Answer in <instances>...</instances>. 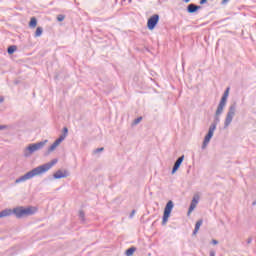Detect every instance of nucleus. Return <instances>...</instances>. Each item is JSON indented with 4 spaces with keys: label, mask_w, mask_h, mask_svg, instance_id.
<instances>
[{
    "label": "nucleus",
    "mask_w": 256,
    "mask_h": 256,
    "mask_svg": "<svg viewBox=\"0 0 256 256\" xmlns=\"http://www.w3.org/2000/svg\"><path fill=\"white\" fill-rule=\"evenodd\" d=\"M57 165V159H53L50 162L42 164L36 168H33L23 176H20L15 180V183H25V181H29V179H33V177H37V175H43V173H47L50 169Z\"/></svg>",
    "instance_id": "obj_1"
},
{
    "label": "nucleus",
    "mask_w": 256,
    "mask_h": 256,
    "mask_svg": "<svg viewBox=\"0 0 256 256\" xmlns=\"http://www.w3.org/2000/svg\"><path fill=\"white\" fill-rule=\"evenodd\" d=\"M6 211H10V215H14L16 219H23L24 217H31V215H35V210H33V207L31 206H18L14 209H6Z\"/></svg>",
    "instance_id": "obj_2"
},
{
    "label": "nucleus",
    "mask_w": 256,
    "mask_h": 256,
    "mask_svg": "<svg viewBox=\"0 0 256 256\" xmlns=\"http://www.w3.org/2000/svg\"><path fill=\"white\" fill-rule=\"evenodd\" d=\"M49 140H44L38 143L29 144L28 147L24 149V157H31L35 151H41L47 145Z\"/></svg>",
    "instance_id": "obj_3"
},
{
    "label": "nucleus",
    "mask_w": 256,
    "mask_h": 256,
    "mask_svg": "<svg viewBox=\"0 0 256 256\" xmlns=\"http://www.w3.org/2000/svg\"><path fill=\"white\" fill-rule=\"evenodd\" d=\"M235 113H237V102H233L228 108L224 120V129H229V126L233 123V119L235 118Z\"/></svg>",
    "instance_id": "obj_4"
},
{
    "label": "nucleus",
    "mask_w": 256,
    "mask_h": 256,
    "mask_svg": "<svg viewBox=\"0 0 256 256\" xmlns=\"http://www.w3.org/2000/svg\"><path fill=\"white\" fill-rule=\"evenodd\" d=\"M173 207H175V204L173 203L172 200H169L166 203V206L164 208L162 225H167V221H169V218L171 217V212L173 211Z\"/></svg>",
    "instance_id": "obj_5"
},
{
    "label": "nucleus",
    "mask_w": 256,
    "mask_h": 256,
    "mask_svg": "<svg viewBox=\"0 0 256 256\" xmlns=\"http://www.w3.org/2000/svg\"><path fill=\"white\" fill-rule=\"evenodd\" d=\"M159 19H160L159 14H154L148 18L147 28L149 29V31H153V29L157 27V25L159 24Z\"/></svg>",
    "instance_id": "obj_6"
},
{
    "label": "nucleus",
    "mask_w": 256,
    "mask_h": 256,
    "mask_svg": "<svg viewBox=\"0 0 256 256\" xmlns=\"http://www.w3.org/2000/svg\"><path fill=\"white\" fill-rule=\"evenodd\" d=\"M225 108H221V106H218L215 112L214 121L210 125V127H214V130L217 129V125L221 122V115H223V111Z\"/></svg>",
    "instance_id": "obj_7"
},
{
    "label": "nucleus",
    "mask_w": 256,
    "mask_h": 256,
    "mask_svg": "<svg viewBox=\"0 0 256 256\" xmlns=\"http://www.w3.org/2000/svg\"><path fill=\"white\" fill-rule=\"evenodd\" d=\"M215 133V126L209 127L208 133L204 137V141L202 144V149H205L209 143L211 142V139H213V134Z\"/></svg>",
    "instance_id": "obj_8"
},
{
    "label": "nucleus",
    "mask_w": 256,
    "mask_h": 256,
    "mask_svg": "<svg viewBox=\"0 0 256 256\" xmlns=\"http://www.w3.org/2000/svg\"><path fill=\"white\" fill-rule=\"evenodd\" d=\"M63 141H65V136H59V138H57L54 143L48 148L47 155H49V153H52V151H55V149H57V147H59V145H61Z\"/></svg>",
    "instance_id": "obj_9"
},
{
    "label": "nucleus",
    "mask_w": 256,
    "mask_h": 256,
    "mask_svg": "<svg viewBox=\"0 0 256 256\" xmlns=\"http://www.w3.org/2000/svg\"><path fill=\"white\" fill-rule=\"evenodd\" d=\"M229 98V88H226V90L224 91L221 100L218 104V107L225 109V107H227V99Z\"/></svg>",
    "instance_id": "obj_10"
},
{
    "label": "nucleus",
    "mask_w": 256,
    "mask_h": 256,
    "mask_svg": "<svg viewBox=\"0 0 256 256\" xmlns=\"http://www.w3.org/2000/svg\"><path fill=\"white\" fill-rule=\"evenodd\" d=\"M229 98V88H226V90L224 91L221 100L218 104V107L225 109V107H227V99Z\"/></svg>",
    "instance_id": "obj_11"
},
{
    "label": "nucleus",
    "mask_w": 256,
    "mask_h": 256,
    "mask_svg": "<svg viewBox=\"0 0 256 256\" xmlns=\"http://www.w3.org/2000/svg\"><path fill=\"white\" fill-rule=\"evenodd\" d=\"M185 160V155L180 156L174 163L173 168H172V175H175L177 171H179V167H181L183 161Z\"/></svg>",
    "instance_id": "obj_12"
},
{
    "label": "nucleus",
    "mask_w": 256,
    "mask_h": 256,
    "mask_svg": "<svg viewBox=\"0 0 256 256\" xmlns=\"http://www.w3.org/2000/svg\"><path fill=\"white\" fill-rule=\"evenodd\" d=\"M197 203H199V195L195 194L193 196V199L190 203L189 209H188V215H190V213H193V211H195V207H197Z\"/></svg>",
    "instance_id": "obj_13"
},
{
    "label": "nucleus",
    "mask_w": 256,
    "mask_h": 256,
    "mask_svg": "<svg viewBox=\"0 0 256 256\" xmlns=\"http://www.w3.org/2000/svg\"><path fill=\"white\" fill-rule=\"evenodd\" d=\"M54 179H65V177H69V172L57 170L56 173L53 175Z\"/></svg>",
    "instance_id": "obj_14"
},
{
    "label": "nucleus",
    "mask_w": 256,
    "mask_h": 256,
    "mask_svg": "<svg viewBox=\"0 0 256 256\" xmlns=\"http://www.w3.org/2000/svg\"><path fill=\"white\" fill-rule=\"evenodd\" d=\"M199 9H201V6L197 5V4H189L187 6V12L188 13H197L199 11Z\"/></svg>",
    "instance_id": "obj_15"
},
{
    "label": "nucleus",
    "mask_w": 256,
    "mask_h": 256,
    "mask_svg": "<svg viewBox=\"0 0 256 256\" xmlns=\"http://www.w3.org/2000/svg\"><path fill=\"white\" fill-rule=\"evenodd\" d=\"M203 225V220H198L195 224V228L193 230V235H197L199 233V229H201V226Z\"/></svg>",
    "instance_id": "obj_16"
},
{
    "label": "nucleus",
    "mask_w": 256,
    "mask_h": 256,
    "mask_svg": "<svg viewBox=\"0 0 256 256\" xmlns=\"http://www.w3.org/2000/svg\"><path fill=\"white\" fill-rule=\"evenodd\" d=\"M3 217H11V211L7 209L0 211V219H3Z\"/></svg>",
    "instance_id": "obj_17"
},
{
    "label": "nucleus",
    "mask_w": 256,
    "mask_h": 256,
    "mask_svg": "<svg viewBox=\"0 0 256 256\" xmlns=\"http://www.w3.org/2000/svg\"><path fill=\"white\" fill-rule=\"evenodd\" d=\"M135 251H137V248L135 247H130L125 251V255L126 256H133V253H135Z\"/></svg>",
    "instance_id": "obj_18"
},
{
    "label": "nucleus",
    "mask_w": 256,
    "mask_h": 256,
    "mask_svg": "<svg viewBox=\"0 0 256 256\" xmlns=\"http://www.w3.org/2000/svg\"><path fill=\"white\" fill-rule=\"evenodd\" d=\"M29 27H31L32 29H35V27H37V18L32 17V18L30 19Z\"/></svg>",
    "instance_id": "obj_19"
},
{
    "label": "nucleus",
    "mask_w": 256,
    "mask_h": 256,
    "mask_svg": "<svg viewBox=\"0 0 256 256\" xmlns=\"http://www.w3.org/2000/svg\"><path fill=\"white\" fill-rule=\"evenodd\" d=\"M15 51H17V46H15V45L9 46L7 49L8 55H13V53H15Z\"/></svg>",
    "instance_id": "obj_20"
},
{
    "label": "nucleus",
    "mask_w": 256,
    "mask_h": 256,
    "mask_svg": "<svg viewBox=\"0 0 256 256\" xmlns=\"http://www.w3.org/2000/svg\"><path fill=\"white\" fill-rule=\"evenodd\" d=\"M41 35H43V28L42 27H37L34 37H41Z\"/></svg>",
    "instance_id": "obj_21"
},
{
    "label": "nucleus",
    "mask_w": 256,
    "mask_h": 256,
    "mask_svg": "<svg viewBox=\"0 0 256 256\" xmlns=\"http://www.w3.org/2000/svg\"><path fill=\"white\" fill-rule=\"evenodd\" d=\"M79 218L82 223H85V212H83V210L79 211Z\"/></svg>",
    "instance_id": "obj_22"
},
{
    "label": "nucleus",
    "mask_w": 256,
    "mask_h": 256,
    "mask_svg": "<svg viewBox=\"0 0 256 256\" xmlns=\"http://www.w3.org/2000/svg\"><path fill=\"white\" fill-rule=\"evenodd\" d=\"M67 133H69V129L67 127H64L63 134H61L60 137H64V139H66Z\"/></svg>",
    "instance_id": "obj_23"
},
{
    "label": "nucleus",
    "mask_w": 256,
    "mask_h": 256,
    "mask_svg": "<svg viewBox=\"0 0 256 256\" xmlns=\"http://www.w3.org/2000/svg\"><path fill=\"white\" fill-rule=\"evenodd\" d=\"M141 121H143V117L140 116L133 121V125H139Z\"/></svg>",
    "instance_id": "obj_24"
},
{
    "label": "nucleus",
    "mask_w": 256,
    "mask_h": 256,
    "mask_svg": "<svg viewBox=\"0 0 256 256\" xmlns=\"http://www.w3.org/2000/svg\"><path fill=\"white\" fill-rule=\"evenodd\" d=\"M57 21H59L60 23H61L62 21H65V15L59 14V15L57 16Z\"/></svg>",
    "instance_id": "obj_25"
},
{
    "label": "nucleus",
    "mask_w": 256,
    "mask_h": 256,
    "mask_svg": "<svg viewBox=\"0 0 256 256\" xmlns=\"http://www.w3.org/2000/svg\"><path fill=\"white\" fill-rule=\"evenodd\" d=\"M103 151H105V148L101 147V148L95 149V150L93 151V153H94V155H97V153H101V152H103Z\"/></svg>",
    "instance_id": "obj_26"
},
{
    "label": "nucleus",
    "mask_w": 256,
    "mask_h": 256,
    "mask_svg": "<svg viewBox=\"0 0 256 256\" xmlns=\"http://www.w3.org/2000/svg\"><path fill=\"white\" fill-rule=\"evenodd\" d=\"M212 245H219V241H217L216 239L212 240Z\"/></svg>",
    "instance_id": "obj_27"
},
{
    "label": "nucleus",
    "mask_w": 256,
    "mask_h": 256,
    "mask_svg": "<svg viewBox=\"0 0 256 256\" xmlns=\"http://www.w3.org/2000/svg\"><path fill=\"white\" fill-rule=\"evenodd\" d=\"M207 1H209V0H200V5H205V3H207Z\"/></svg>",
    "instance_id": "obj_28"
},
{
    "label": "nucleus",
    "mask_w": 256,
    "mask_h": 256,
    "mask_svg": "<svg viewBox=\"0 0 256 256\" xmlns=\"http://www.w3.org/2000/svg\"><path fill=\"white\" fill-rule=\"evenodd\" d=\"M229 3V0H222V5H227Z\"/></svg>",
    "instance_id": "obj_29"
},
{
    "label": "nucleus",
    "mask_w": 256,
    "mask_h": 256,
    "mask_svg": "<svg viewBox=\"0 0 256 256\" xmlns=\"http://www.w3.org/2000/svg\"><path fill=\"white\" fill-rule=\"evenodd\" d=\"M133 215H135V210H132V213L130 214V218H133Z\"/></svg>",
    "instance_id": "obj_30"
},
{
    "label": "nucleus",
    "mask_w": 256,
    "mask_h": 256,
    "mask_svg": "<svg viewBox=\"0 0 256 256\" xmlns=\"http://www.w3.org/2000/svg\"><path fill=\"white\" fill-rule=\"evenodd\" d=\"M184 3H191V0H183Z\"/></svg>",
    "instance_id": "obj_31"
},
{
    "label": "nucleus",
    "mask_w": 256,
    "mask_h": 256,
    "mask_svg": "<svg viewBox=\"0 0 256 256\" xmlns=\"http://www.w3.org/2000/svg\"><path fill=\"white\" fill-rule=\"evenodd\" d=\"M2 129H5V126L0 125V131H2Z\"/></svg>",
    "instance_id": "obj_32"
},
{
    "label": "nucleus",
    "mask_w": 256,
    "mask_h": 256,
    "mask_svg": "<svg viewBox=\"0 0 256 256\" xmlns=\"http://www.w3.org/2000/svg\"><path fill=\"white\" fill-rule=\"evenodd\" d=\"M210 256H215V252L211 251Z\"/></svg>",
    "instance_id": "obj_33"
},
{
    "label": "nucleus",
    "mask_w": 256,
    "mask_h": 256,
    "mask_svg": "<svg viewBox=\"0 0 256 256\" xmlns=\"http://www.w3.org/2000/svg\"><path fill=\"white\" fill-rule=\"evenodd\" d=\"M251 241H252V239L249 238V239L247 240V243L249 244V243H251Z\"/></svg>",
    "instance_id": "obj_34"
},
{
    "label": "nucleus",
    "mask_w": 256,
    "mask_h": 256,
    "mask_svg": "<svg viewBox=\"0 0 256 256\" xmlns=\"http://www.w3.org/2000/svg\"><path fill=\"white\" fill-rule=\"evenodd\" d=\"M3 101H5V99H3V98H0V103H3Z\"/></svg>",
    "instance_id": "obj_35"
},
{
    "label": "nucleus",
    "mask_w": 256,
    "mask_h": 256,
    "mask_svg": "<svg viewBox=\"0 0 256 256\" xmlns=\"http://www.w3.org/2000/svg\"><path fill=\"white\" fill-rule=\"evenodd\" d=\"M252 205L255 206L256 205V200L252 202Z\"/></svg>",
    "instance_id": "obj_36"
},
{
    "label": "nucleus",
    "mask_w": 256,
    "mask_h": 256,
    "mask_svg": "<svg viewBox=\"0 0 256 256\" xmlns=\"http://www.w3.org/2000/svg\"><path fill=\"white\" fill-rule=\"evenodd\" d=\"M132 0H128L129 3H131Z\"/></svg>",
    "instance_id": "obj_37"
}]
</instances>
